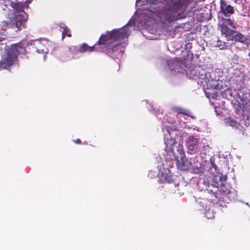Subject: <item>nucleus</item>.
Returning <instances> with one entry per match:
<instances>
[{
  "label": "nucleus",
  "mask_w": 250,
  "mask_h": 250,
  "mask_svg": "<svg viewBox=\"0 0 250 250\" xmlns=\"http://www.w3.org/2000/svg\"><path fill=\"white\" fill-rule=\"evenodd\" d=\"M226 123L228 125L232 127H237L238 125V124L236 122L229 118L227 119Z\"/></svg>",
  "instance_id": "obj_12"
},
{
  "label": "nucleus",
  "mask_w": 250,
  "mask_h": 250,
  "mask_svg": "<svg viewBox=\"0 0 250 250\" xmlns=\"http://www.w3.org/2000/svg\"><path fill=\"white\" fill-rule=\"evenodd\" d=\"M205 215H206V217L207 218H208V219H211L214 216L212 214V212L211 211H210V210H208L206 213H205Z\"/></svg>",
  "instance_id": "obj_15"
},
{
  "label": "nucleus",
  "mask_w": 250,
  "mask_h": 250,
  "mask_svg": "<svg viewBox=\"0 0 250 250\" xmlns=\"http://www.w3.org/2000/svg\"><path fill=\"white\" fill-rule=\"evenodd\" d=\"M80 142H81V140L79 139L75 141V143H77V144L80 143Z\"/></svg>",
  "instance_id": "obj_19"
},
{
  "label": "nucleus",
  "mask_w": 250,
  "mask_h": 250,
  "mask_svg": "<svg viewBox=\"0 0 250 250\" xmlns=\"http://www.w3.org/2000/svg\"><path fill=\"white\" fill-rule=\"evenodd\" d=\"M221 10L226 16L232 14L234 12L233 8L230 5L228 4L224 0H221Z\"/></svg>",
  "instance_id": "obj_8"
},
{
  "label": "nucleus",
  "mask_w": 250,
  "mask_h": 250,
  "mask_svg": "<svg viewBox=\"0 0 250 250\" xmlns=\"http://www.w3.org/2000/svg\"><path fill=\"white\" fill-rule=\"evenodd\" d=\"M46 41L44 40L42 42L36 41L35 43V45L37 46V51L39 53H46L47 52V48L45 47V43Z\"/></svg>",
  "instance_id": "obj_9"
},
{
  "label": "nucleus",
  "mask_w": 250,
  "mask_h": 250,
  "mask_svg": "<svg viewBox=\"0 0 250 250\" xmlns=\"http://www.w3.org/2000/svg\"><path fill=\"white\" fill-rule=\"evenodd\" d=\"M177 151L181 155L180 160H178L177 166L182 170H186L188 168V162L184 157V153L183 151V147L182 145H178L177 147Z\"/></svg>",
  "instance_id": "obj_7"
},
{
  "label": "nucleus",
  "mask_w": 250,
  "mask_h": 250,
  "mask_svg": "<svg viewBox=\"0 0 250 250\" xmlns=\"http://www.w3.org/2000/svg\"><path fill=\"white\" fill-rule=\"evenodd\" d=\"M222 22H225V23L227 25H229L232 28H235V25L234 24L233 21L230 19H223Z\"/></svg>",
  "instance_id": "obj_13"
},
{
  "label": "nucleus",
  "mask_w": 250,
  "mask_h": 250,
  "mask_svg": "<svg viewBox=\"0 0 250 250\" xmlns=\"http://www.w3.org/2000/svg\"><path fill=\"white\" fill-rule=\"evenodd\" d=\"M27 15L26 13L21 11L16 14L14 19L11 20L10 23H8L9 21H7L6 22L4 21L1 23L3 27L15 25L17 28H19L27 20Z\"/></svg>",
  "instance_id": "obj_5"
},
{
  "label": "nucleus",
  "mask_w": 250,
  "mask_h": 250,
  "mask_svg": "<svg viewBox=\"0 0 250 250\" xmlns=\"http://www.w3.org/2000/svg\"><path fill=\"white\" fill-rule=\"evenodd\" d=\"M23 48L19 44H14L6 50L0 61V70L8 69L17 60L18 54L23 51Z\"/></svg>",
  "instance_id": "obj_1"
},
{
  "label": "nucleus",
  "mask_w": 250,
  "mask_h": 250,
  "mask_svg": "<svg viewBox=\"0 0 250 250\" xmlns=\"http://www.w3.org/2000/svg\"><path fill=\"white\" fill-rule=\"evenodd\" d=\"M93 47L88 46L86 44H83L79 48V51L82 52L85 51H92Z\"/></svg>",
  "instance_id": "obj_11"
},
{
  "label": "nucleus",
  "mask_w": 250,
  "mask_h": 250,
  "mask_svg": "<svg viewBox=\"0 0 250 250\" xmlns=\"http://www.w3.org/2000/svg\"><path fill=\"white\" fill-rule=\"evenodd\" d=\"M145 1L148 2V1L146 0H137L136 5L139 6L142 5V4H144Z\"/></svg>",
  "instance_id": "obj_17"
},
{
  "label": "nucleus",
  "mask_w": 250,
  "mask_h": 250,
  "mask_svg": "<svg viewBox=\"0 0 250 250\" xmlns=\"http://www.w3.org/2000/svg\"><path fill=\"white\" fill-rule=\"evenodd\" d=\"M197 139L193 136L188 137L187 141V146L189 150H194L196 148Z\"/></svg>",
  "instance_id": "obj_10"
},
{
  "label": "nucleus",
  "mask_w": 250,
  "mask_h": 250,
  "mask_svg": "<svg viewBox=\"0 0 250 250\" xmlns=\"http://www.w3.org/2000/svg\"><path fill=\"white\" fill-rule=\"evenodd\" d=\"M216 46L219 47L220 49H223L225 46V42H222L220 41H218V43L216 44Z\"/></svg>",
  "instance_id": "obj_16"
},
{
  "label": "nucleus",
  "mask_w": 250,
  "mask_h": 250,
  "mask_svg": "<svg viewBox=\"0 0 250 250\" xmlns=\"http://www.w3.org/2000/svg\"><path fill=\"white\" fill-rule=\"evenodd\" d=\"M179 134V130L175 129H167L164 132V142L167 151H170L174 154V145L176 137Z\"/></svg>",
  "instance_id": "obj_4"
},
{
  "label": "nucleus",
  "mask_w": 250,
  "mask_h": 250,
  "mask_svg": "<svg viewBox=\"0 0 250 250\" xmlns=\"http://www.w3.org/2000/svg\"><path fill=\"white\" fill-rule=\"evenodd\" d=\"M129 23L123 28L120 29H115L112 32H109L105 35L101 36L99 41V44H111L115 41L126 39L128 36V25Z\"/></svg>",
  "instance_id": "obj_2"
},
{
  "label": "nucleus",
  "mask_w": 250,
  "mask_h": 250,
  "mask_svg": "<svg viewBox=\"0 0 250 250\" xmlns=\"http://www.w3.org/2000/svg\"><path fill=\"white\" fill-rule=\"evenodd\" d=\"M4 39L3 38L0 37V42L3 41Z\"/></svg>",
  "instance_id": "obj_20"
},
{
  "label": "nucleus",
  "mask_w": 250,
  "mask_h": 250,
  "mask_svg": "<svg viewBox=\"0 0 250 250\" xmlns=\"http://www.w3.org/2000/svg\"><path fill=\"white\" fill-rule=\"evenodd\" d=\"M143 14L146 18L148 19L149 21H164L165 20L168 21L170 20V18L167 14L160 16L157 13H156L155 11L152 10H146L145 12H143Z\"/></svg>",
  "instance_id": "obj_6"
},
{
  "label": "nucleus",
  "mask_w": 250,
  "mask_h": 250,
  "mask_svg": "<svg viewBox=\"0 0 250 250\" xmlns=\"http://www.w3.org/2000/svg\"><path fill=\"white\" fill-rule=\"evenodd\" d=\"M179 112L180 113H183L186 115H188L189 111L182 109V108H179Z\"/></svg>",
  "instance_id": "obj_18"
},
{
  "label": "nucleus",
  "mask_w": 250,
  "mask_h": 250,
  "mask_svg": "<svg viewBox=\"0 0 250 250\" xmlns=\"http://www.w3.org/2000/svg\"><path fill=\"white\" fill-rule=\"evenodd\" d=\"M64 30L62 32V38H64L65 35H67L68 37H71V35L69 34V31L67 27H65L63 28Z\"/></svg>",
  "instance_id": "obj_14"
},
{
  "label": "nucleus",
  "mask_w": 250,
  "mask_h": 250,
  "mask_svg": "<svg viewBox=\"0 0 250 250\" xmlns=\"http://www.w3.org/2000/svg\"><path fill=\"white\" fill-rule=\"evenodd\" d=\"M152 8L153 9H155V7H153Z\"/></svg>",
  "instance_id": "obj_21"
},
{
  "label": "nucleus",
  "mask_w": 250,
  "mask_h": 250,
  "mask_svg": "<svg viewBox=\"0 0 250 250\" xmlns=\"http://www.w3.org/2000/svg\"><path fill=\"white\" fill-rule=\"evenodd\" d=\"M219 26L222 35L224 36L228 41H235L245 42L247 40V38L244 35L228 28L225 22L219 23Z\"/></svg>",
  "instance_id": "obj_3"
}]
</instances>
